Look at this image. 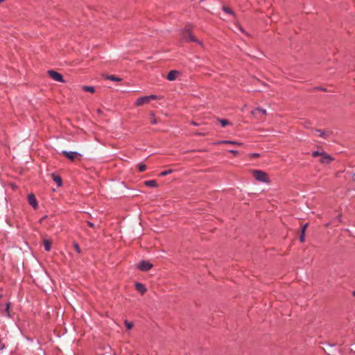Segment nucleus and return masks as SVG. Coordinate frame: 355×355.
<instances>
[{
	"label": "nucleus",
	"instance_id": "f257e3e1",
	"mask_svg": "<svg viewBox=\"0 0 355 355\" xmlns=\"http://www.w3.org/2000/svg\"><path fill=\"white\" fill-rule=\"evenodd\" d=\"M158 99V96L156 95H150L146 96H142L137 98L135 103L136 106H141L144 104H147L151 100Z\"/></svg>",
	"mask_w": 355,
	"mask_h": 355
},
{
	"label": "nucleus",
	"instance_id": "f03ea898",
	"mask_svg": "<svg viewBox=\"0 0 355 355\" xmlns=\"http://www.w3.org/2000/svg\"><path fill=\"white\" fill-rule=\"evenodd\" d=\"M182 39L187 41H191L198 43L202 45V42L195 38V37L192 35L191 31L189 29H185L182 31Z\"/></svg>",
	"mask_w": 355,
	"mask_h": 355
},
{
	"label": "nucleus",
	"instance_id": "7ed1b4c3",
	"mask_svg": "<svg viewBox=\"0 0 355 355\" xmlns=\"http://www.w3.org/2000/svg\"><path fill=\"white\" fill-rule=\"evenodd\" d=\"M254 178L259 182H268V178L267 174L261 171L255 170L253 172Z\"/></svg>",
	"mask_w": 355,
	"mask_h": 355
},
{
	"label": "nucleus",
	"instance_id": "20e7f679",
	"mask_svg": "<svg viewBox=\"0 0 355 355\" xmlns=\"http://www.w3.org/2000/svg\"><path fill=\"white\" fill-rule=\"evenodd\" d=\"M48 73L49 76L54 80L60 83H64V80L63 78V76L61 73L55 71L53 70H49L48 71Z\"/></svg>",
	"mask_w": 355,
	"mask_h": 355
},
{
	"label": "nucleus",
	"instance_id": "39448f33",
	"mask_svg": "<svg viewBox=\"0 0 355 355\" xmlns=\"http://www.w3.org/2000/svg\"><path fill=\"white\" fill-rule=\"evenodd\" d=\"M153 265L147 261H141L137 266V268L141 271H148L151 269Z\"/></svg>",
	"mask_w": 355,
	"mask_h": 355
},
{
	"label": "nucleus",
	"instance_id": "423d86ee",
	"mask_svg": "<svg viewBox=\"0 0 355 355\" xmlns=\"http://www.w3.org/2000/svg\"><path fill=\"white\" fill-rule=\"evenodd\" d=\"M333 160V158L331 155H328L325 152L322 154L320 158V162L322 164H329Z\"/></svg>",
	"mask_w": 355,
	"mask_h": 355
},
{
	"label": "nucleus",
	"instance_id": "0eeeda50",
	"mask_svg": "<svg viewBox=\"0 0 355 355\" xmlns=\"http://www.w3.org/2000/svg\"><path fill=\"white\" fill-rule=\"evenodd\" d=\"M62 155H64L68 159H69L70 160L73 161L76 159V157L77 156H80L81 155L77 152H74V151H67V150H63L62 152Z\"/></svg>",
	"mask_w": 355,
	"mask_h": 355
},
{
	"label": "nucleus",
	"instance_id": "6e6552de",
	"mask_svg": "<svg viewBox=\"0 0 355 355\" xmlns=\"http://www.w3.org/2000/svg\"><path fill=\"white\" fill-rule=\"evenodd\" d=\"M180 72L177 70L171 71L167 75V80L169 81H173L180 76Z\"/></svg>",
	"mask_w": 355,
	"mask_h": 355
},
{
	"label": "nucleus",
	"instance_id": "1a4fd4ad",
	"mask_svg": "<svg viewBox=\"0 0 355 355\" xmlns=\"http://www.w3.org/2000/svg\"><path fill=\"white\" fill-rule=\"evenodd\" d=\"M28 203L31 206H33L34 208H36L37 207V200H36L34 194L31 193L28 196Z\"/></svg>",
	"mask_w": 355,
	"mask_h": 355
},
{
	"label": "nucleus",
	"instance_id": "9d476101",
	"mask_svg": "<svg viewBox=\"0 0 355 355\" xmlns=\"http://www.w3.org/2000/svg\"><path fill=\"white\" fill-rule=\"evenodd\" d=\"M218 144H231L236 145L238 146H241L243 145V143L238 142L236 141H230V140H221L217 142Z\"/></svg>",
	"mask_w": 355,
	"mask_h": 355
},
{
	"label": "nucleus",
	"instance_id": "9b49d317",
	"mask_svg": "<svg viewBox=\"0 0 355 355\" xmlns=\"http://www.w3.org/2000/svg\"><path fill=\"white\" fill-rule=\"evenodd\" d=\"M135 288L141 294H144L146 292V286L141 283H139V282L135 283Z\"/></svg>",
	"mask_w": 355,
	"mask_h": 355
},
{
	"label": "nucleus",
	"instance_id": "f8f14e48",
	"mask_svg": "<svg viewBox=\"0 0 355 355\" xmlns=\"http://www.w3.org/2000/svg\"><path fill=\"white\" fill-rule=\"evenodd\" d=\"M257 112H260L264 115L266 114V113H267V112L265 109H263L261 107H257L251 112L252 114H254V115H255Z\"/></svg>",
	"mask_w": 355,
	"mask_h": 355
},
{
	"label": "nucleus",
	"instance_id": "ddd939ff",
	"mask_svg": "<svg viewBox=\"0 0 355 355\" xmlns=\"http://www.w3.org/2000/svg\"><path fill=\"white\" fill-rule=\"evenodd\" d=\"M53 180L57 183L58 186V187H61L62 186V179L60 177L55 175V174H53Z\"/></svg>",
	"mask_w": 355,
	"mask_h": 355
},
{
	"label": "nucleus",
	"instance_id": "4468645a",
	"mask_svg": "<svg viewBox=\"0 0 355 355\" xmlns=\"http://www.w3.org/2000/svg\"><path fill=\"white\" fill-rule=\"evenodd\" d=\"M145 184L150 187H156L157 186L156 180H154L146 181Z\"/></svg>",
	"mask_w": 355,
	"mask_h": 355
},
{
	"label": "nucleus",
	"instance_id": "2eb2a0df",
	"mask_svg": "<svg viewBox=\"0 0 355 355\" xmlns=\"http://www.w3.org/2000/svg\"><path fill=\"white\" fill-rule=\"evenodd\" d=\"M105 78L112 81H121V78L116 77L113 75H108L105 76Z\"/></svg>",
	"mask_w": 355,
	"mask_h": 355
},
{
	"label": "nucleus",
	"instance_id": "dca6fc26",
	"mask_svg": "<svg viewBox=\"0 0 355 355\" xmlns=\"http://www.w3.org/2000/svg\"><path fill=\"white\" fill-rule=\"evenodd\" d=\"M83 89L87 92L93 93L95 92V89L92 86H83Z\"/></svg>",
	"mask_w": 355,
	"mask_h": 355
},
{
	"label": "nucleus",
	"instance_id": "f3484780",
	"mask_svg": "<svg viewBox=\"0 0 355 355\" xmlns=\"http://www.w3.org/2000/svg\"><path fill=\"white\" fill-rule=\"evenodd\" d=\"M44 248L46 251H50L51 248V242L48 240L44 241Z\"/></svg>",
	"mask_w": 355,
	"mask_h": 355
},
{
	"label": "nucleus",
	"instance_id": "a211bd4d",
	"mask_svg": "<svg viewBox=\"0 0 355 355\" xmlns=\"http://www.w3.org/2000/svg\"><path fill=\"white\" fill-rule=\"evenodd\" d=\"M316 132L318 133V135L321 137L326 138L328 136V132L327 131L318 130H316Z\"/></svg>",
	"mask_w": 355,
	"mask_h": 355
},
{
	"label": "nucleus",
	"instance_id": "6ab92c4d",
	"mask_svg": "<svg viewBox=\"0 0 355 355\" xmlns=\"http://www.w3.org/2000/svg\"><path fill=\"white\" fill-rule=\"evenodd\" d=\"M223 10L227 14L232 15L233 16L234 15V12L228 7L224 6L223 8Z\"/></svg>",
	"mask_w": 355,
	"mask_h": 355
},
{
	"label": "nucleus",
	"instance_id": "aec40b11",
	"mask_svg": "<svg viewBox=\"0 0 355 355\" xmlns=\"http://www.w3.org/2000/svg\"><path fill=\"white\" fill-rule=\"evenodd\" d=\"M324 151H323V150H322V151H320V150H315V151H313V152L312 153V156H313V157H318V156H320H320L322 155V154H323V153H324Z\"/></svg>",
	"mask_w": 355,
	"mask_h": 355
},
{
	"label": "nucleus",
	"instance_id": "412c9836",
	"mask_svg": "<svg viewBox=\"0 0 355 355\" xmlns=\"http://www.w3.org/2000/svg\"><path fill=\"white\" fill-rule=\"evenodd\" d=\"M173 172V170L172 169H169V170H167V171H162L161 173H160V175L161 176H166L168 174H171Z\"/></svg>",
	"mask_w": 355,
	"mask_h": 355
},
{
	"label": "nucleus",
	"instance_id": "4be33fe9",
	"mask_svg": "<svg viewBox=\"0 0 355 355\" xmlns=\"http://www.w3.org/2000/svg\"><path fill=\"white\" fill-rule=\"evenodd\" d=\"M124 323H125V327H126V328L128 329H131L132 328V327H133L132 322H129L128 320H125Z\"/></svg>",
	"mask_w": 355,
	"mask_h": 355
},
{
	"label": "nucleus",
	"instance_id": "5701e85b",
	"mask_svg": "<svg viewBox=\"0 0 355 355\" xmlns=\"http://www.w3.org/2000/svg\"><path fill=\"white\" fill-rule=\"evenodd\" d=\"M150 116H151L150 123L153 125L157 124V119H155V114L153 113H151Z\"/></svg>",
	"mask_w": 355,
	"mask_h": 355
},
{
	"label": "nucleus",
	"instance_id": "b1692460",
	"mask_svg": "<svg viewBox=\"0 0 355 355\" xmlns=\"http://www.w3.org/2000/svg\"><path fill=\"white\" fill-rule=\"evenodd\" d=\"M138 168L140 172H144L146 169V166L143 164H139Z\"/></svg>",
	"mask_w": 355,
	"mask_h": 355
},
{
	"label": "nucleus",
	"instance_id": "393cba45",
	"mask_svg": "<svg viewBox=\"0 0 355 355\" xmlns=\"http://www.w3.org/2000/svg\"><path fill=\"white\" fill-rule=\"evenodd\" d=\"M219 121L223 127L229 124V121L227 119H220Z\"/></svg>",
	"mask_w": 355,
	"mask_h": 355
},
{
	"label": "nucleus",
	"instance_id": "a878e982",
	"mask_svg": "<svg viewBox=\"0 0 355 355\" xmlns=\"http://www.w3.org/2000/svg\"><path fill=\"white\" fill-rule=\"evenodd\" d=\"M10 304L9 302H8L6 304V314L8 317L10 316Z\"/></svg>",
	"mask_w": 355,
	"mask_h": 355
},
{
	"label": "nucleus",
	"instance_id": "bb28decb",
	"mask_svg": "<svg viewBox=\"0 0 355 355\" xmlns=\"http://www.w3.org/2000/svg\"><path fill=\"white\" fill-rule=\"evenodd\" d=\"M73 248L78 253L80 252V248L77 243H73Z\"/></svg>",
	"mask_w": 355,
	"mask_h": 355
},
{
	"label": "nucleus",
	"instance_id": "cd10ccee",
	"mask_svg": "<svg viewBox=\"0 0 355 355\" xmlns=\"http://www.w3.org/2000/svg\"><path fill=\"white\" fill-rule=\"evenodd\" d=\"M300 241L301 242H304V234L302 233L300 236Z\"/></svg>",
	"mask_w": 355,
	"mask_h": 355
},
{
	"label": "nucleus",
	"instance_id": "c85d7f7f",
	"mask_svg": "<svg viewBox=\"0 0 355 355\" xmlns=\"http://www.w3.org/2000/svg\"><path fill=\"white\" fill-rule=\"evenodd\" d=\"M229 152L234 155H237L239 153V152L237 150H230Z\"/></svg>",
	"mask_w": 355,
	"mask_h": 355
},
{
	"label": "nucleus",
	"instance_id": "c756f323",
	"mask_svg": "<svg viewBox=\"0 0 355 355\" xmlns=\"http://www.w3.org/2000/svg\"><path fill=\"white\" fill-rule=\"evenodd\" d=\"M307 227V224H305L302 228V233L304 234L305 230Z\"/></svg>",
	"mask_w": 355,
	"mask_h": 355
},
{
	"label": "nucleus",
	"instance_id": "7c9ffc66",
	"mask_svg": "<svg viewBox=\"0 0 355 355\" xmlns=\"http://www.w3.org/2000/svg\"><path fill=\"white\" fill-rule=\"evenodd\" d=\"M251 156L252 157H259V154H258V153H252V154H251Z\"/></svg>",
	"mask_w": 355,
	"mask_h": 355
},
{
	"label": "nucleus",
	"instance_id": "2f4dec72",
	"mask_svg": "<svg viewBox=\"0 0 355 355\" xmlns=\"http://www.w3.org/2000/svg\"><path fill=\"white\" fill-rule=\"evenodd\" d=\"M87 224L91 227H94V223H91V222H87Z\"/></svg>",
	"mask_w": 355,
	"mask_h": 355
},
{
	"label": "nucleus",
	"instance_id": "473e14b6",
	"mask_svg": "<svg viewBox=\"0 0 355 355\" xmlns=\"http://www.w3.org/2000/svg\"><path fill=\"white\" fill-rule=\"evenodd\" d=\"M5 346L3 344H1L0 345V350H2L3 349H4Z\"/></svg>",
	"mask_w": 355,
	"mask_h": 355
},
{
	"label": "nucleus",
	"instance_id": "72a5a7b5",
	"mask_svg": "<svg viewBox=\"0 0 355 355\" xmlns=\"http://www.w3.org/2000/svg\"><path fill=\"white\" fill-rule=\"evenodd\" d=\"M352 295L355 297V291L352 292Z\"/></svg>",
	"mask_w": 355,
	"mask_h": 355
},
{
	"label": "nucleus",
	"instance_id": "f704fd0d",
	"mask_svg": "<svg viewBox=\"0 0 355 355\" xmlns=\"http://www.w3.org/2000/svg\"><path fill=\"white\" fill-rule=\"evenodd\" d=\"M98 113H101V111L100 110H98Z\"/></svg>",
	"mask_w": 355,
	"mask_h": 355
},
{
	"label": "nucleus",
	"instance_id": "c9c22d12",
	"mask_svg": "<svg viewBox=\"0 0 355 355\" xmlns=\"http://www.w3.org/2000/svg\"><path fill=\"white\" fill-rule=\"evenodd\" d=\"M5 1V0H0V3L3 2V1Z\"/></svg>",
	"mask_w": 355,
	"mask_h": 355
}]
</instances>
